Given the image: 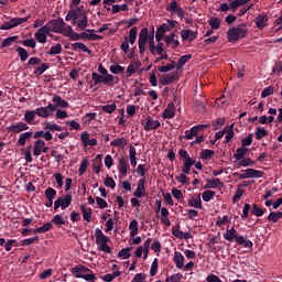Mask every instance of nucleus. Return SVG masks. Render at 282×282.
Listing matches in <instances>:
<instances>
[{
  "label": "nucleus",
  "instance_id": "nucleus-49",
  "mask_svg": "<svg viewBox=\"0 0 282 282\" xmlns=\"http://www.w3.org/2000/svg\"><path fill=\"white\" fill-rule=\"evenodd\" d=\"M133 250V247H127L119 251L118 257L119 259H130L131 258V251Z\"/></svg>",
  "mask_w": 282,
  "mask_h": 282
},
{
  "label": "nucleus",
  "instance_id": "nucleus-56",
  "mask_svg": "<svg viewBox=\"0 0 282 282\" xmlns=\"http://www.w3.org/2000/svg\"><path fill=\"white\" fill-rule=\"evenodd\" d=\"M120 271H115L112 273H107L105 274L101 280L105 281V282H111L113 281V279H118V276H120Z\"/></svg>",
  "mask_w": 282,
  "mask_h": 282
},
{
  "label": "nucleus",
  "instance_id": "nucleus-40",
  "mask_svg": "<svg viewBox=\"0 0 282 282\" xmlns=\"http://www.w3.org/2000/svg\"><path fill=\"white\" fill-rule=\"evenodd\" d=\"M80 210L83 213L84 221L89 224V221H91V208L87 207V204H83L80 205Z\"/></svg>",
  "mask_w": 282,
  "mask_h": 282
},
{
  "label": "nucleus",
  "instance_id": "nucleus-32",
  "mask_svg": "<svg viewBox=\"0 0 282 282\" xmlns=\"http://www.w3.org/2000/svg\"><path fill=\"white\" fill-rule=\"evenodd\" d=\"M173 261H174L177 270H183L184 269L185 258H184V254H182V252L175 251Z\"/></svg>",
  "mask_w": 282,
  "mask_h": 282
},
{
  "label": "nucleus",
  "instance_id": "nucleus-50",
  "mask_svg": "<svg viewBox=\"0 0 282 282\" xmlns=\"http://www.w3.org/2000/svg\"><path fill=\"white\" fill-rule=\"evenodd\" d=\"M215 195H217V193L213 189H206L202 193L203 200L205 202H213V199H215Z\"/></svg>",
  "mask_w": 282,
  "mask_h": 282
},
{
  "label": "nucleus",
  "instance_id": "nucleus-53",
  "mask_svg": "<svg viewBox=\"0 0 282 282\" xmlns=\"http://www.w3.org/2000/svg\"><path fill=\"white\" fill-rule=\"evenodd\" d=\"M40 66L34 69L35 76H43L47 69H50V65L46 63L39 64Z\"/></svg>",
  "mask_w": 282,
  "mask_h": 282
},
{
  "label": "nucleus",
  "instance_id": "nucleus-3",
  "mask_svg": "<svg viewBox=\"0 0 282 282\" xmlns=\"http://www.w3.org/2000/svg\"><path fill=\"white\" fill-rule=\"evenodd\" d=\"M150 52L152 56H159L154 63H160V61H166L169 58V53L164 50V43H153V35L150 37Z\"/></svg>",
  "mask_w": 282,
  "mask_h": 282
},
{
  "label": "nucleus",
  "instance_id": "nucleus-20",
  "mask_svg": "<svg viewBox=\"0 0 282 282\" xmlns=\"http://www.w3.org/2000/svg\"><path fill=\"white\" fill-rule=\"evenodd\" d=\"M145 184H147L145 178L139 180L138 185H137V189L133 193L134 197H137L139 199L141 197H147V186H145Z\"/></svg>",
  "mask_w": 282,
  "mask_h": 282
},
{
  "label": "nucleus",
  "instance_id": "nucleus-46",
  "mask_svg": "<svg viewBox=\"0 0 282 282\" xmlns=\"http://www.w3.org/2000/svg\"><path fill=\"white\" fill-rule=\"evenodd\" d=\"M177 77L176 73H170L162 77V85H171V83H175V78Z\"/></svg>",
  "mask_w": 282,
  "mask_h": 282
},
{
  "label": "nucleus",
  "instance_id": "nucleus-61",
  "mask_svg": "<svg viewBox=\"0 0 282 282\" xmlns=\"http://www.w3.org/2000/svg\"><path fill=\"white\" fill-rule=\"evenodd\" d=\"M44 195L46 197L47 200H54V198L56 197V189L48 187L45 189Z\"/></svg>",
  "mask_w": 282,
  "mask_h": 282
},
{
  "label": "nucleus",
  "instance_id": "nucleus-37",
  "mask_svg": "<svg viewBox=\"0 0 282 282\" xmlns=\"http://www.w3.org/2000/svg\"><path fill=\"white\" fill-rule=\"evenodd\" d=\"M164 41L166 45H171L173 50H175L176 47H180V41L175 40V32H172L171 35H166L164 37Z\"/></svg>",
  "mask_w": 282,
  "mask_h": 282
},
{
  "label": "nucleus",
  "instance_id": "nucleus-62",
  "mask_svg": "<svg viewBox=\"0 0 282 282\" xmlns=\"http://www.w3.org/2000/svg\"><path fill=\"white\" fill-rule=\"evenodd\" d=\"M256 25L259 30H263V28H265V25H268L265 17L256 18Z\"/></svg>",
  "mask_w": 282,
  "mask_h": 282
},
{
  "label": "nucleus",
  "instance_id": "nucleus-54",
  "mask_svg": "<svg viewBox=\"0 0 282 282\" xmlns=\"http://www.w3.org/2000/svg\"><path fill=\"white\" fill-rule=\"evenodd\" d=\"M246 3H248L247 0H234L232 2H230L231 12H237V9L241 8V6H246Z\"/></svg>",
  "mask_w": 282,
  "mask_h": 282
},
{
  "label": "nucleus",
  "instance_id": "nucleus-59",
  "mask_svg": "<svg viewBox=\"0 0 282 282\" xmlns=\"http://www.w3.org/2000/svg\"><path fill=\"white\" fill-rule=\"evenodd\" d=\"M65 124L69 127V131H79L80 124L76 120H67Z\"/></svg>",
  "mask_w": 282,
  "mask_h": 282
},
{
  "label": "nucleus",
  "instance_id": "nucleus-10",
  "mask_svg": "<svg viewBox=\"0 0 282 282\" xmlns=\"http://www.w3.org/2000/svg\"><path fill=\"white\" fill-rule=\"evenodd\" d=\"M51 33H52V29L50 28L48 24H45L35 32L34 36L37 43L45 44L47 43V36H50Z\"/></svg>",
  "mask_w": 282,
  "mask_h": 282
},
{
  "label": "nucleus",
  "instance_id": "nucleus-19",
  "mask_svg": "<svg viewBox=\"0 0 282 282\" xmlns=\"http://www.w3.org/2000/svg\"><path fill=\"white\" fill-rule=\"evenodd\" d=\"M46 25L50 26L51 32H54L55 34H61V31L63 30V26L66 25L65 21L63 19H53Z\"/></svg>",
  "mask_w": 282,
  "mask_h": 282
},
{
  "label": "nucleus",
  "instance_id": "nucleus-36",
  "mask_svg": "<svg viewBox=\"0 0 282 282\" xmlns=\"http://www.w3.org/2000/svg\"><path fill=\"white\" fill-rule=\"evenodd\" d=\"M232 224V217L225 215L223 217H218L216 221V226L218 228H224V226H230Z\"/></svg>",
  "mask_w": 282,
  "mask_h": 282
},
{
  "label": "nucleus",
  "instance_id": "nucleus-60",
  "mask_svg": "<svg viewBox=\"0 0 282 282\" xmlns=\"http://www.w3.org/2000/svg\"><path fill=\"white\" fill-rule=\"evenodd\" d=\"M130 236L135 237L138 235V220L133 219L129 225Z\"/></svg>",
  "mask_w": 282,
  "mask_h": 282
},
{
  "label": "nucleus",
  "instance_id": "nucleus-23",
  "mask_svg": "<svg viewBox=\"0 0 282 282\" xmlns=\"http://www.w3.org/2000/svg\"><path fill=\"white\" fill-rule=\"evenodd\" d=\"M188 206H191V208H197L199 210H202L204 208V205L202 204V195L200 194H195L193 197H191L187 200Z\"/></svg>",
  "mask_w": 282,
  "mask_h": 282
},
{
  "label": "nucleus",
  "instance_id": "nucleus-25",
  "mask_svg": "<svg viewBox=\"0 0 282 282\" xmlns=\"http://www.w3.org/2000/svg\"><path fill=\"white\" fill-rule=\"evenodd\" d=\"M72 274H74L76 276V279H83V275L85 274V272H91V269L79 264L76 265L74 268L70 269Z\"/></svg>",
  "mask_w": 282,
  "mask_h": 282
},
{
  "label": "nucleus",
  "instance_id": "nucleus-1",
  "mask_svg": "<svg viewBox=\"0 0 282 282\" xmlns=\"http://www.w3.org/2000/svg\"><path fill=\"white\" fill-rule=\"evenodd\" d=\"M223 237L225 241H229V243L236 241L238 246H243V248H252L253 246L252 240H248L246 239V237L239 236L235 227L227 228L226 231L223 234Z\"/></svg>",
  "mask_w": 282,
  "mask_h": 282
},
{
  "label": "nucleus",
  "instance_id": "nucleus-26",
  "mask_svg": "<svg viewBox=\"0 0 282 282\" xmlns=\"http://www.w3.org/2000/svg\"><path fill=\"white\" fill-rule=\"evenodd\" d=\"M162 118L163 120H171L175 118V104L173 102L167 104V107L163 111Z\"/></svg>",
  "mask_w": 282,
  "mask_h": 282
},
{
  "label": "nucleus",
  "instance_id": "nucleus-9",
  "mask_svg": "<svg viewBox=\"0 0 282 282\" xmlns=\"http://www.w3.org/2000/svg\"><path fill=\"white\" fill-rule=\"evenodd\" d=\"M166 12H170L171 17H178V19H184V17H186V11L178 6L177 0H173L166 6Z\"/></svg>",
  "mask_w": 282,
  "mask_h": 282
},
{
  "label": "nucleus",
  "instance_id": "nucleus-22",
  "mask_svg": "<svg viewBox=\"0 0 282 282\" xmlns=\"http://www.w3.org/2000/svg\"><path fill=\"white\" fill-rule=\"evenodd\" d=\"M80 140H82V144L85 149H87V147H97V144H98L97 139H89V132H87V131L82 132Z\"/></svg>",
  "mask_w": 282,
  "mask_h": 282
},
{
  "label": "nucleus",
  "instance_id": "nucleus-51",
  "mask_svg": "<svg viewBox=\"0 0 282 282\" xmlns=\"http://www.w3.org/2000/svg\"><path fill=\"white\" fill-rule=\"evenodd\" d=\"M44 129H48V131H63V126H59L54 121H48L44 124Z\"/></svg>",
  "mask_w": 282,
  "mask_h": 282
},
{
  "label": "nucleus",
  "instance_id": "nucleus-13",
  "mask_svg": "<svg viewBox=\"0 0 282 282\" xmlns=\"http://www.w3.org/2000/svg\"><path fill=\"white\" fill-rule=\"evenodd\" d=\"M54 111H56V106H54V104H48L45 107L35 109V113L39 118H52V116H54Z\"/></svg>",
  "mask_w": 282,
  "mask_h": 282
},
{
  "label": "nucleus",
  "instance_id": "nucleus-28",
  "mask_svg": "<svg viewBox=\"0 0 282 282\" xmlns=\"http://www.w3.org/2000/svg\"><path fill=\"white\" fill-rule=\"evenodd\" d=\"M59 34H63V36L70 39V41H76L77 33L74 32V29L72 28V25H67V24L64 25Z\"/></svg>",
  "mask_w": 282,
  "mask_h": 282
},
{
  "label": "nucleus",
  "instance_id": "nucleus-45",
  "mask_svg": "<svg viewBox=\"0 0 282 282\" xmlns=\"http://www.w3.org/2000/svg\"><path fill=\"white\" fill-rule=\"evenodd\" d=\"M15 52H18V56L22 63H25L28 58H30V53L24 47L19 46Z\"/></svg>",
  "mask_w": 282,
  "mask_h": 282
},
{
  "label": "nucleus",
  "instance_id": "nucleus-6",
  "mask_svg": "<svg viewBox=\"0 0 282 282\" xmlns=\"http://www.w3.org/2000/svg\"><path fill=\"white\" fill-rule=\"evenodd\" d=\"M95 237H96V243L98 246V249L101 252H106V254H110L111 247H109V237H107L100 228H97L95 230Z\"/></svg>",
  "mask_w": 282,
  "mask_h": 282
},
{
  "label": "nucleus",
  "instance_id": "nucleus-11",
  "mask_svg": "<svg viewBox=\"0 0 282 282\" xmlns=\"http://www.w3.org/2000/svg\"><path fill=\"white\" fill-rule=\"evenodd\" d=\"M29 20L30 15L25 18H12L2 24L0 30H12L13 28H18V25H22V23H28Z\"/></svg>",
  "mask_w": 282,
  "mask_h": 282
},
{
  "label": "nucleus",
  "instance_id": "nucleus-2",
  "mask_svg": "<svg viewBox=\"0 0 282 282\" xmlns=\"http://www.w3.org/2000/svg\"><path fill=\"white\" fill-rule=\"evenodd\" d=\"M178 155L183 160L182 173L189 174L191 169L193 166H195V169H197V171H202V169H204V165L202 164V161L197 162V160L191 158V154H188V151H186L184 149H181L178 151Z\"/></svg>",
  "mask_w": 282,
  "mask_h": 282
},
{
  "label": "nucleus",
  "instance_id": "nucleus-39",
  "mask_svg": "<svg viewBox=\"0 0 282 282\" xmlns=\"http://www.w3.org/2000/svg\"><path fill=\"white\" fill-rule=\"evenodd\" d=\"M72 50H74V52H86V54H91V50H89L83 42L73 43Z\"/></svg>",
  "mask_w": 282,
  "mask_h": 282
},
{
  "label": "nucleus",
  "instance_id": "nucleus-48",
  "mask_svg": "<svg viewBox=\"0 0 282 282\" xmlns=\"http://www.w3.org/2000/svg\"><path fill=\"white\" fill-rule=\"evenodd\" d=\"M127 10H129V6L127 3L113 4L111 7V14H118V12H127Z\"/></svg>",
  "mask_w": 282,
  "mask_h": 282
},
{
  "label": "nucleus",
  "instance_id": "nucleus-12",
  "mask_svg": "<svg viewBox=\"0 0 282 282\" xmlns=\"http://www.w3.org/2000/svg\"><path fill=\"white\" fill-rule=\"evenodd\" d=\"M72 193H67L64 197H58L54 202V210H58V208H62V210H65L66 208H69V205L72 204Z\"/></svg>",
  "mask_w": 282,
  "mask_h": 282
},
{
  "label": "nucleus",
  "instance_id": "nucleus-35",
  "mask_svg": "<svg viewBox=\"0 0 282 282\" xmlns=\"http://www.w3.org/2000/svg\"><path fill=\"white\" fill-rule=\"evenodd\" d=\"M129 144V140H127L124 137L117 138L110 142L111 147H116L118 149H124Z\"/></svg>",
  "mask_w": 282,
  "mask_h": 282
},
{
  "label": "nucleus",
  "instance_id": "nucleus-21",
  "mask_svg": "<svg viewBox=\"0 0 282 282\" xmlns=\"http://www.w3.org/2000/svg\"><path fill=\"white\" fill-rule=\"evenodd\" d=\"M130 170H131V165H129V159L121 156L119 159V165H118L119 173L123 176H127Z\"/></svg>",
  "mask_w": 282,
  "mask_h": 282
},
{
  "label": "nucleus",
  "instance_id": "nucleus-7",
  "mask_svg": "<svg viewBox=\"0 0 282 282\" xmlns=\"http://www.w3.org/2000/svg\"><path fill=\"white\" fill-rule=\"evenodd\" d=\"M91 78L94 80V85H100V83H104L108 87H113V85H118L120 83V77L118 76H107L104 77V75H100L96 72L91 74Z\"/></svg>",
  "mask_w": 282,
  "mask_h": 282
},
{
  "label": "nucleus",
  "instance_id": "nucleus-64",
  "mask_svg": "<svg viewBox=\"0 0 282 282\" xmlns=\"http://www.w3.org/2000/svg\"><path fill=\"white\" fill-rule=\"evenodd\" d=\"M111 74H122L124 72V67L120 66V64H112L110 66Z\"/></svg>",
  "mask_w": 282,
  "mask_h": 282
},
{
  "label": "nucleus",
  "instance_id": "nucleus-63",
  "mask_svg": "<svg viewBox=\"0 0 282 282\" xmlns=\"http://www.w3.org/2000/svg\"><path fill=\"white\" fill-rule=\"evenodd\" d=\"M254 161H252V159H241L239 162H238V166H243L245 169L247 166H254Z\"/></svg>",
  "mask_w": 282,
  "mask_h": 282
},
{
  "label": "nucleus",
  "instance_id": "nucleus-34",
  "mask_svg": "<svg viewBox=\"0 0 282 282\" xmlns=\"http://www.w3.org/2000/svg\"><path fill=\"white\" fill-rule=\"evenodd\" d=\"M32 135H34V133L32 132H24V133H21L19 135V139L17 141V145L18 147H25V143L32 139Z\"/></svg>",
  "mask_w": 282,
  "mask_h": 282
},
{
  "label": "nucleus",
  "instance_id": "nucleus-30",
  "mask_svg": "<svg viewBox=\"0 0 282 282\" xmlns=\"http://www.w3.org/2000/svg\"><path fill=\"white\" fill-rule=\"evenodd\" d=\"M181 37L183 41H195L197 39V32L191 29L182 30Z\"/></svg>",
  "mask_w": 282,
  "mask_h": 282
},
{
  "label": "nucleus",
  "instance_id": "nucleus-47",
  "mask_svg": "<svg viewBox=\"0 0 282 282\" xmlns=\"http://www.w3.org/2000/svg\"><path fill=\"white\" fill-rule=\"evenodd\" d=\"M248 154V148L240 147L236 150V153L234 154L235 160H243L246 155Z\"/></svg>",
  "mask_w": 282,
  "mask_h": 282
},
{
  "label": "nucleus",
  "instance_id": "nucleus-57",
  "mask_svg": "<svg viewBox=\"0 0 282 282\" xmlns=\"http://www.w3.org/2000/svg\"><path fill=\"white\" fill-rule=\"evenodd\" d=\"M182 279H184V275H182V273H174L172 275H167L165 278V282H182Z\"/></svg>",
  "mask_w": 282,
  "mask_h": 282
},
{
  "label": "nucleus",
  "instance_id": "nucleus-4",
  "mask_svg": "<svg viewBox=\"0 0 282 282\" xmlns=\"http://www.w3.org/2000/svg\"><path fill=\"white\" fill-rule=\"evenodd\" d=\"M248 34V28L246 24L234 26L227 31L228 41L230 43H237L238 39H246Z\"/></svg>",
  "mask_w": 282,
  "mask_h": 282
},
{
  "label": "nucleus",
  "instance_id": "nucleus-16",
  "mask_svg": "<svg viewBox=\"0 0 282 282\" xmlns=\"http://www.w3.org/2000/svg\"><path fill=\"white\" fill-rule=\"evenodd\" d=\"M151 248V238H148L143 246H140L137 248L134 254L138 259H142V254H144L143 259H147L149 257V249Z\"/></svg>",
  "mask_w": 282,
  "mask_h": 282
},
{
  "label": "nucleus",
  "instance_id": "nucleus-52",
  "mask_svg": "<svg viewBox=\"0 0 282 282\" xmlns=\"http://www.w3.org/2000/svg\"><path fill=\"white\" fill-rule=\"evenodd\" d=\"M268 221H271L272 224H276L279 219H282V212H271L269 216L267 217Z\"/></svg>",
  "mask_w": 282,
  "mask_h": 282
},
{
  "label": "nucleus",
  "instance_id": "nucleus-33",
  "mask_svg": "<svg viewBox=\"0 0 282 282\" xmlns=\"http://www.w3.org/2000/svg\"><path fill=\"white\" fill-rule=\"evenodd\" d=\"M124 39L129 41L130 45H134L135 41H138V26L131 28L128 35H126Z\"/></svg>",
  "mask_w": 282,
  "mask_h": 282
},
{
  "label": "nucleus",
  "instance_id": "nucleus-58",
  "mask_svg": "<svg viewBox=\"0 0 282 282\" xmlns=\"http://www.w3.org/2000/svg\"><path fill=\"white\" fill-rule=\"evenodd\" d=\"M51 221L55 226H65V217H63L61 214L55 215Z\"/></svg>",
  "mask_w": 282,
  "mask_h": 282
},
{
  "label": "nucleus",
  "instance_id": "nucleus-24",
  "mask_svg": "<svg viewBox=\"0 0 282 282\" xmlns=\"http://www.w3.org/2000/svg\"><path fill=\"white\" fill-rule=\"evenodd\" d=\"M30 129V126L25 122H17L9 126V131L11 133H22V131H28Z\"/></svg>",
  "mask_w": 282,
  "mask_h": 282
},
{
  "label": "nucleus",
  "instance_id": "nucleus-42",
  "mask_svg": "<svg viewBox=\"0 0 282 282\" xmlns=\"http://www.w3.org/2000/svg\"><path fill=\"white\" fill-rule=\"evenodd\" d=\"M35 118H36V110H28L24 113V122H26V124H34Z\"/></svg>",
  "mask_w": 282,
  "mask_h": 282
},
{
  "label": "nucleus",
  "instance_id": "nucleus-41",
  "mask_svg": "<svg viewBox=\"0 0 282 282\" xmlns=\"http://www.w3.org/2000/svg\"><path fill=\"white\" fill-rule=\"evenodd\" d=\"M177 24L178 23L175 20H167L166 23H163L159 29L166 34V32H171Z\"/></svg>",
  "mask_w": 282,
  "mask_h": 282
},
{
  "label": "nucleus",
  "instance_id": "nucleus-55",
  "mask_svg": "<svg viewBox=\"0 0 282 282\" xmlns=\"http://www.w3.org/2000/svg\"><path fill=\"white\" fill-rule=\"evenodd\" d=\"M175 67L177 68L175 61H172L170 64L159 67V72H161V74H166V72H173Z\"/></svg>",
  "mask_w": 282,
  "mask_h": 282
},
{
  "label": "nucleus",
  "instance_id": "nucleus-17",
  "mask_svg": "<svg viewBox=\"0 0 282 282\" xmlns=\"http://www.w3.org/2000/svg\"><path fill=\"white\" fill-rule=\"evenodd\" d=\"M263 177V172L254 169L243 170V174H240V180H250V178H261Z\"/></svg>",
  "mask_w": 282,
  "mask_h": 282
},
{
  "label": "nucleus",
  "instance_id": "nucleus-5",
  "mask_svg": "<svg viewBox=\"0 0 282 282\" xmlns=\"http://www.w3.org/2000/svg\"><path fill=\"white\" fill-rule=\"evenodd\" d=\"M72 25H75L77 30H87L89 26V18H87V11L83 10V6L77 8V14L75 21H72Z\"/></svg>",
  "mask_w": 282,
  "mask_h": 282
},
{
  "label": "nucleus",
  "instance_id": "nucleus-8",
  "mask_svg": "<svg viewBox=\"0 0 282 282\" xmlns=\"http://www.w3.org/2000/svg\"><path fill=\"white\" fill-rule=\"evenodd\" d=\"M94 29H87L86 32L77 33L75 41H102V35H98Z\"/></svg>",
  "mask_w": 282,
  "mask_h": 282
},
{
  "label": "nucleus",
  "instance_id": "nucleus-14",
  "mask_svg": "<svg viewBox=\"0 0 282 282\" xmlns=\"http://www.w3.org/2000/svg\"><path fill=\"white\" fill-rule=\"evenodd\" d=\"M147 43H149V29L143 28L139 33V54L147 52Z\"/></svg>",
  "mask_w": 282,
  "mask_h": 282
},
{
  "label": "nucleus",
  "instance_id": "nucleus-43",
  "mask_svg": "<svg viewBox=\"0 0 282 282\" xmlns=\"http://www.w3.org/2000/svg\"><path fill=\"white\" fill-rule=\"evenodd\" d=\"M191 58H193V55L191 54L181 56L178 62L176 63V69L180 72V69H182V67H184L188 63V61H191Z\"/></svg>",
  "mask_w": 282,
  "mask_h": 282
},
{
  "label": "nucleus",
  "instance_id": "nucleus-27",
  "mask_svg": "<svg viewBox=\"0 0 282 282\" xmlns=\"http://www.w3.org/2000/svg\"><path fill=\"white\" fill-rule=\"evenodd\" d=\"M52 102H53L54 107H56V109H58V107L61 109H67V107H69V102H67V100L63 99V97H61L58 95L53 96Z\"/></svg>",
  "mask_w": 282,
  "mask_h": 282
},
{
  "label": "nucleus",
  "instance_id": "nucleus-18",
  "mask_svg": "<svg viewBox=\"0 0 282 282\" xmlns=\"http://www.w3.org/2000/svg\"><path fill=\"white\" fill-rule=\"evenodd\" d=\"M47 151H50V148H47V145H45V141L37 139L34 142L33 155H35V158H39V155H41V153H47Z\"/></svg>",
  "mask_w": 282,
  "mask_h": 282
},
{
  "label": "nucleus",
  "instance_id": "nucleus-29",
  "mask_svg": "<svg viewBox=\"0 0 282 282\" xmlns=\"http://www.w3.org/2000/svg\"><path fill=\"white\" fill-rule=\"evenodd\" d=\"M140 67H142V62H140V59L132 62L126 69L127 76H133V74H135Z\"/></svg>",
  "mask_w": 282,
  "mask_h": 282
},
{
  "label": "nucleus",
  "instance_id": "nucleus-31",
  "mask_svg": "<svg viewBox=\"0 0 282 282\" xmlns=\"http://www.w3.org/2000/svg\"><path fill=\"white\" fill-rule=\"evenodd\" d=\"M204 188H218L221 191L224 188V182L219 178L207 180Z\"/></svg>",
  "mask_w": 282,
  "mask_h": 282
},
{
  "label": "nucleus",
  "instance_id": "nucleus-15",
  "mask_svg": "<svg viewBox=\"0 0 282 282\" xmlns=\"http://www.w3.org/2000/svg\"><path fill=\"white\" fill-rule=\"evenodd\" d=\"M144 131H155V129H160L162 123L159 120L153 119L151 116L145 118V121L142 123Z\"/></svg>",
  "mask_w": 282,
  "mask_h": 282
},
{
  "label": "nucleus",
  "instance_id": "nucleus-44",
  "mask_svg": "<svg viewBox=\"0 0 282 282\" xmlns=\"http://www.w3.org/2000/svg\"><path fill=\"white\" fill-rule=\"evenodd\" d=\"M33 138L35 139L43 138L44 140H46V142H50V140L53 139V135H52V132L50 131L45 132L43 130H40L34 133Z\"/></svg>",
  "mask_w": 282,
  "mask_h": 282
},
{
  "label": "nucleus",
  "instance_id": "nucleus-38",
  "mask_svg": "<svg viewBox=\"0 0 282 282\" xmlns=\"http://www.w3.org/2000/svg\"><path fill=\"white\" fill-rule=\"evenodd\" d=\"M225 143L228 144L235 138V123H231L228 127H225Z\"/></svg>",
  "mask_w": 282,
  "mask_h": 282
}]
</instances>
